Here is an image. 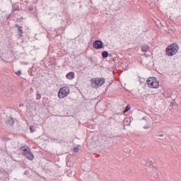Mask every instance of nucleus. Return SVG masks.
<instances>
[{
	"instance_id": "20e7f679",
	"label": "nucleus",
	"mask_w": 181,
	"mask_h": 181,
	"mask_svg": "<svg viewBox=\"0 0 181 181\" xmlns=\"http://www.w3.org/2000/svg\"><path fill=\"white\" fill-rule=\"evenodd\" d=\"M147 172L148 175L151 176L152 181L158 180V179H159V177H158V169L156 168V167H153V166L150 167L148 169Z\"/></svg>"
},
{
	"instance_id": "aec40b11",
	"label": "nucleus",
	"mask_w": 181,
	"mask_h": 181,
	"mask_svg": "<svg viewBox=\"0 0 181 181\" xmlns=\"http://www.w3.org/2000/svg\"><path fill=\"white\" fill-rule=\"evenodd\" d=\"M16 74H17V76H21V74H22V71H18L17 72H16Z\"/></svg>"
},
{
	"instance_id": "f257e3e1",
	"label": "nucleus",
	"mask_w": 181,
	"mask_h": 181,
	"mask_svg": "<svg viewBox=\"0 0 181 181\" xmlns=\"http://www.w3.org/2000/svg\"><path fill=\"white\" fill-rule=\"evenodd\" d=\"M20 151L22 155H23V156L27 158V159L29 160H33V159H35V156H33V153H32L30 148H29V146H23L20 148Z\"/></svg>"
},
{
	"instance_id": "423d86ee",
	"label": "nucleus",
	"mask_w": 181,
	"mask_h": 181,
	"mask_svg": "<svg viewBox=\"0 0 181 181\" xmlns=\"http://www.w3.org/2000/svg\"><path fill=\"white\" fill-rule=\"evenodd\" d=\"M92 84H95L98 87H101V86H104L105 84V78H96L91 79Z\"/></svg>"
},
{
	"instance_id": "dca6fc26",
	"label": "nucleus",
	"mask_w": 181,
	"mask_h": 181,
	"mask_svg": "<svg viewBox=\"0 0 181 181\" xmlns=\"http://www.w3.org/2000/svg\"><path fill=\"white\" fill-rule=\"evenodd\" d=\"M151 128V124L148 123L146 126L144 127V129H149Z\"/></svg>"
},
{
	"instance_id": "4be33fe9",
	"label": "nucleus",
	"mask_w": 181,
	"mask_h": 181,
	"mask_svg": "<svg viewBox=\"0 0 181 181\" xmlns=\"http://www.w3.org/2000/svg\"><path fill=\"white\" fill-rule=\"evenodd\" d=\"M13 11H17V9H16L15 8H13Z\"/></svg>"
},
{
	"instance_id": "f3484780",
	"label": "nucleus",
	"mask_w": 181,
	"mask_h": 181,
	"mask_svg": "<svg viewBox=\"0 0 181 181\" xmlns=\"http://www.w3.org/2000/svg\"><path fill=\"white\" fill-rule=\"evenodd\" d=\"M78 151H80L78 147H75L73 148V152L77 153V152H78Z\"/></svg>"
},
{
	"instance_id": "7ed1b4c3",
	"label": "nucleus",
	"mask_w": 181,
	"mask_h": 181,
	"mask_svg": "<svg viewBox=\"0 0 181 181\" xmlns=\"http://www.w3.org/2000/svg\"><path fill=\"white\" fill-rule=\"evenodd\" d=\"M147 85L149 88H158L159 81L156 80V77H150L147 80Z\"/></svg>"
},
{
	"instance_id": "f03ea898",
	"label": "nucleus",
	"mask_w": 181,
	"mask_h": 181,
	"mask_svg": "<svg viewBox=\"0 0 181 181\" xmlns=\"http://www.w3.org/2000/svg\"><path fill=\"white\" fill-rule=\"evenodd\" d=\"M179 52V45L177 44H173L169 45L166 49L167 56H173Z\"/></svg>"
},
{
	"instance_id": "ddd939ff",
	"label": "nucleus",
	"mask_w": 181,
	"mask_h": 181,
	"mask_svg": "<svg viewBox=\"0 0 181 181\" xmlns=\"http://www.w3.org/2000/svg\"><path fill=\"white\" fill-rule=\"evenodd\" d=\"M123 123L124 125H130L131 124V119L126 118L124 119Z\"/></svg>"
},
{
	"instance_id": "a211bd4d",
	"label": "nucleus",
	"mask_w": 181,
	"mask_h": 181,
	"mask_svg": "<svg viewBox=\"0 0 181 181\" xmlns=\"http://www.w3.org/2000/svg\"><path fill=\"white\" fill-rule=\"evenodd\" d=\"M40 98H42V95H40V94L37 93L36 94V100H40Z\"/></svg>"
},
{
	"instance_id": "9d476101",
	"label": "nucleus",
	"mask_w": 181,
	"mask_h": 181,
	"mask_svg": "<svg viewBox=\"0 0 181 181\" xmlns=\"http://www.w3.org/2000/svg\"><path fill=\"white\" fill-rule=\"evenodd\" d=\"M66 77L68 78V80H73V78H74V72L68 73Z\"/></svg>"
},
{
	"instance_id": "f8f14e48",
	"label": "nucleus",
	"mask_w": 181,
	"mask_h": 181,
	"mask_svg": "<svg viewBox=\"0 0 181 181\" xmlns=\"http://www.w3.org/2000/svg\"><path fill=\"white\" fill-rule=\"evenodd\" d=\"M150 47L148 45H144L141 47V52H148L149 50Z\"/></svg>"
},
{
	"instance_id": "b1692460",
	"label": "nucleus",
	"mask_w": 181,
	"mask_h": 181,
	"mask_svg": "<svg viewBox=\"0 0 181 181\" xmlns=\"http://www.w3.org/2000/svg\"><path fill=\"white\" fill-rule=\"evenodd\" d=\"M143 119H145V117H143Z\"/></svg>"
},
{
	"instance_id": "6ab92c4d",
	"label": "nucleus",
	"mask_w": 181,
	"mask_h": 181,
	"mask_svg": "<svg viewBox=\"0 0 181 181\" xmlns=\"http://www.w3.org/2000/svg\"><path fill=\"white\" fill-rule=\"evenodd\" d=\"M30 132H35V127L34 126H30Z\"/></svg>"
},
{
	"instance_id": "1a4fd4ad",
	"label": "nucleus",
	"mask_w": 181,
	"mask_h": 181,
	"mask_svg": "<svg viewBox=\"0 0 181 181\" xmlns=\"http://www.w3.org/2000/svg\"><path fill=\"white\" fill-rule=\"evenodd\" d=\"M5 92L7 97H11V95L13 94V89H12V87H8V88L5 90Z\"/></svg>"
},
{
	"instance_id": "412c9836",
	"label": "nucleus",
	"mask_w": 181,
	"mask_h": 181,
	"mask_svg": "<svg viewBox=\"0 0 181 181\" xmlns=\"http://www.w3.org/2000/svg\"><path fill=\"white\" fill-rule=\"evenodd\" d=\"M28 10H30V11H33V8L29 7V8H28Z\"/></svg>"
},
{
	"instance_id": "39448f33",
	"label": "nucleus",
	"mask_w": 181,
	"mask_h": 181,
	"mask_svg": "<svg viewBox=\"0 0 181 181\" xmlns=\"http://www.w3.org/2000/svg\"><path fill=\"white\" fill-rule=\"evenodd\" d=\"M70 93V88L67 86H64L59 89L58 92V97L59 98H66V95H69Z\"/></svg>"
},
{
	"instance_id": "4468645a",
	"label": "nucleus",
	"mask_w": 181,
	"mask_h": 181,
	"mask_svg": "<svg viewBox=\"0 0 181 181\" xmlns=\"http://www.w3.org/2000/svg\"><path fill=\"white\" fill-rule=\"evenodd\" d=\"M108 55H109V54H108V52H107V51H104L102 52V57L103 59H107V57H108Z\"/></svg>"
},
{
	"instance_id": "6e6552de",
	"label": "nucleus",
	"mask_w": 181,
	"mask_h": 181,
	"mask_svg": "<svg viewBox=\"0 0 181 181\" xmlns=\"http://www.w3.org/2000/svg\"><path fill=\"white\" fill-rule=\"evenodd\" d=\"M6 124H8V125H13L15 123V119L12 117V116H9L6 119Z\"/></svg>"
},
{
	"instance_id": "2eb2a0df",
	"label": "nucleus",
	"mask_w": 181,
	"mask_h": 181,
	"mask_svg": "<svg viewBox=\"0 0 181 181\" xmlns=\"http://www.w3.org/2000/svg\"><path fill=\"white\" fill-rule=\"evenodd\" d=\"M130 110H131V106L129 105H128L126 107L125 110L123 111L124 114H125V112H128V111Z\"/></svg>"
},
{
	"instance_id": "9b49d317",
	"label": "nucleus",
	"mask_w": 181,
	"mask_h": 181,
	"mask_svg": "<svg viewBox=\"0 0 181 181\" xmlns=\"http://www.w3.org/2000/svg\"><path fill=\"white\" fill-rule=\"evenodd\" d=\"M16 28H18V35H19L20 37H22V33H23V31H22V26H20L19 25L16 24Z\"/></svg>"
},
{
	"instance_id": "5701e85b",
	"label": "nucleus",
	"mask_w": 181,
	"mask_h": 181,
	"mask_svg": "<svg viewBox=\"0 0 181 181\" xmlns=\"http://www.w3.org/2000/svg\"><path fill=\"white\" fill-rule=\"evenodd\" d=\"M158 136H163V134H160L158 135Z\"/></svg>"
},
{
	"instance_id": "0eeeda50",
	"label": "nucleus",
	"mask_w": 181,
	"mask_h": 181,
	"mask_svg": "<svg viewBox=\"0 0 181 181\" xmlns=\"http://www.w3.org/2000/svg\"><path fill=\"white\" fill-rule=\"evenodd\" d=\"M93 47L97 49H103L104 47V43H103V41L97 40L93 42Z\"/></svg>"
}]
</instances>
